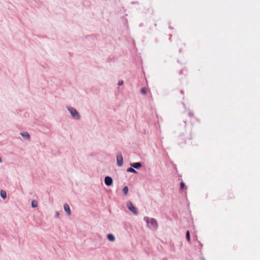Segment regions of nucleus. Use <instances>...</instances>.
Listing matches in <instances>:
<instances>
[{
	"mask_svg": "<svg viewBox=\"0 0 260 260\" xmlns=\"http://www.w3.org/2000/svg\"><path fill=\"white\" fill-rule=\"evenodd\" d=\"M180 92L182 93V94H183L184 93V91L183 90H180Z\"/></svg>",
	"mask_w": 260,
	"mask_h": 260,
	"instance_id": "nucleus-20",
	"label": "nucleus"
},
{
	"mask_svg": "<svg viewBox=\"0 0 260 260\" xmlns=\"http://www.w3.org/2000/svg\"><path fill=\"white\" fill-rule=\"evenodd\" d=\"M123 84V81L122 80H119L118 82V85L119 86H121Z\"/></svg>",
	"mask_w": 260,
	"mask_h": 260,
	"instance_id": "nucleus-19",
	"label": "nucleus"
},
{
	"mask_svg": "<svg viewBox=\"0 0 260 260\" xmlns=\"http://www.w3.org/2000/svg\"><path fill=\"white\" fill-rule=\"evenodd\" d=\"M117 164L118 167H121L123 164V158L122 154L120 152L116 155Z\"/></svg>",
	"mask_w": 260,
	"mask_h": 260,
	"instance_id": "nucleus-4",
	"label": "nucleus"
},
{
	"mask_svg": "<svg viewBox=\"0 0 260 260\" xmlns=\"http://www.w3.org/2000/svg\"><path fill=\"white\" fill-rule=\"evenodd\" d=\"M59 213L58 211H56L55 212V218H59Z\"/></svg>",
	"mask_w": 260,
	"mask_h": 260,
	"instance_id": "nucleus-17",
	"label": "nucleus"
},
{
	"mask_svg": "<svg viewBox=\"0 0 260 260\" xmlns=\"http://www.w3.org/2000/svg\"><path fill=\"white\" fill-rule=\"evenodd\" d=\"M185 186V183L183 181L181 182L180 184V189L181 190H183Z\"/></svg>",
	"mask_w": 260,
	"mask_h": 260,
	"instance_id": "nucleus-16",
	"label": "nucleus"
},
{
	"mask_svg": "<svg viewBox=\"0 0 260 260\" xmlns=\"http://www.w3.org/2000/svg\"><path fill=\"white\" fill-rule=\"evenodd\" d=\"M1 197L3 199H6L7 198V192L4 190H1L0 192Z\"/></svg>",
	"mask_w": 260,
	"mask_h": 260,
	"instance_id": "nucleus-11",
	"label": "nucleus"
},
{
	"mask_svg": "<svg viewBox=\"0 0 260 260\" xmlns=\"http://www.w3.org/2000/svg\"><path fill=\"white\" fill-rule=\"evenodd\" d=\"M21 136L26 140L30 139V135L28 132H25L20 133Z\"/></svg>",
	"mask_w": 260,
	"mask_h": 260,
	"instance_id": "nucleus-8",
	"label": "nucleus"
},
{
	"mask_svg": "<svg viewBox=\"0 0 260 260\" xmlns=\"http://www.w3.org/2000/svg\"><path fill=\"white\" fill-rule=\"evenodd\" d=\"M141 93L143 94H145L147 93V88L146 87L141 88Z\"/></svg>",
	"mask_w": 260,
	"mask_h": 260,
	"instance_id": "nucleus-15",
	"label": "nucleus"
},
{
	"mask_svg": "<svg viewBox=\"0 0 260 260\" xmlns=\"http://www.w3.org/2000/svg\"><path fill=\"white\" fill-rule=\"evenodd\" d=\"M63 209L66 212H67L68 215H70L71 214V211L70 208V206L67 204H64L63 205Z\"/></svg>",
	"mask_w": 260,
	"mask_h": 260,
	"instance_id": "nucleus-7",
	"label": "nucleus"
},
{
	"mask_svg": "<svg viewBox=\"0 0 260 260\" xmlns=\"http://www.w3.org/2000/svg\"><path fill=\"white\" fill-rule=\"evenodd\" d=\"M31 207L33 208L37 207H38L37 202L35 200L32 201L31 203Z\"/></svg>",
	"mask_w": 260,
	"mask_h": 260,
	"instance_id": "nucleus-13",
	"label": "nucleus"
},
{
	"mask_svg": "<svg viewBox=\"0 0 260 260\" xmlns=\"http://www.w3.org/2000/svg\"><path fill=\"white\" fill-rule=\"evenodd\" d=\"M204 260H205V259L204 258Z\"/></svg>",
	"mask_w": 260,
	"mask_h": 260,
	"instance_id": "nucleus-21",
	"label": "nucleus"
},
{
	"mask_svg": "<svg viewBox=\"0 0 260 260\" xmlns=\"http://www.w3.org/2000/svg\"><path fill=\"white\" fill-rule=\"evenodd\" d=\"M144 220L147 223L148 226L151 230H156L157 229V222L155 219L148 217H144Z\"/></svg>",
	"mask_w": 260,
	"mask_h": 260,
	"instance_id": "nucleus-1",
	"label": "nucleus"
},
{
	"mask_svg": "<svg viewBox=\"0 0 260 260\" xmlns=\"http://www.w3.org/2000/svg\"><path fill=\"white\" fill-rule=\"evenodd\" d=\"M126 171L127 172L132 173L136 174H138V172L135 169V168H134L132 167L128 168L126 170Z\"/></svg>",
	"mask_w": 260,
	"mask_h": 260,
	"instance_id": "nucleus-10",
	"label": "nucleus"
},
{
	"mask_svg": "<svg viewBox=\"0 0 260 260\" xmlns=\"http://www.w3.org/2000/svg\"><path fill=\"white\" fill-rule=\"evenodd\" d=\"M128 191V187L127 186H125L122 189V192L123 194L126 196L127 195Z\"/></svg>",
	"mask_w": 260,
	"mask_h": 260,
	"instance_id": "nucleus-12",
	"label": "nucleus"
},
{
	"mask_svg": "<svg viewBox=\"0 0 260 260\" xmlns=\"http://www.w3.org/2000/svg\"><path fill=\"white\" fill-rule=\"evenodd\" d=\"M68 110L69 111L72 117L75 120H79L81 118L78 112L73 107H68Z\"/></svg>",
	"mask_w": 260,
	"mask_h": 260,
	"instance_id": "nucleus-2",
	"label": "nucleus"
},
{
	"mask_svg": "<svg viewBox=\"0 0 260 260\" xmlns=\"http://www.w3.org/2000/svg\"><path fill=\"white\" fill-rule=\"evenodd\" d=\"M105 184L107 186H110L113 184V179L110 176H106L104 179Z\"/></svg>",
	"mask_w": 260,
	"mask_h": 260,
	"instance_id": "nucleus-5",
	"label": "nucleus"
},
{
	"mask_svg": "<svg viewBox=\"0 0 260 260\" xmlns=\"http://www.w3.org/2000/svg\"><path fill=\"white\" fill-rule=\"evenodd\" d=\"M130 165L131 167L136 169H139L142 167V164L141 162H133L131 163Z\"/></svg>",
	"mask_w": 260,
	"mask_h": 260,
	"instance_id": "nucleus-6",
	"label": "nucleus"
},
{
	"mask_svg": "<svg viewBox=\"0 0 260 260\" xmlns=\"http://www.w3.org/2000/svg\"><path fill=\"white\" fill-rule=\"evenodd\" d=\"M127 208L128 209L131 211L133 213V214L135 215H137L138 214V212L136 209V208L134 206L133 203L128 201L127 202L126 204Z\"/></svg>",
	"mask_w": 260,
	"mask_h": 260,
	"instance_id": "nucleus-3",
	"label": "nucleus"
},
{
	"mask_svg": "<svg viewBox=\"0 0 260 260\" xmlns=\"http://www.w3.org/2000/svg\"><path fill=\"white\" fill-rule=\"evenodd\" d=\"M107 239L110 242H114L115 240V238L112 234H109L107 236Z\"/></svg>",
	"mask_w": 260,
	"mask_h": 260,
	"instance_id": "nucleus-9",
	"label": "nucleus"
},
{
	"mask_svg": "<svg viewBox=\"0 0 260 260\" xmlns=\"http://www.w3.org/2000/svg\"><path fill=\"white\" fill-rule=\"evenodd\" d=\"M188 116L190 117H193L194 116L193 113L192 112H189L188 113Z\"/></svg>",
	"mask_w": 260,
	"mask_h": 260,
	"instance_id": "nucleus-18",
	"label": "nucleus"
},
{
	"mask_svg": "<svg viewBox=\"0 0 260 260\" xmlns=\"http://www.w3.org/2000/svg\"><path fill=\"white\" fill-rule=\"evenodd\" d=\"M186 238L187 241L188 242H190V233L189 231H187L186 233Z\"/></svg>",
	"mask_w": 260,
	"mask_h": 260,
	"instance_id": "nucleus-14",
	"label": "nucleus"
}]
</instances>
